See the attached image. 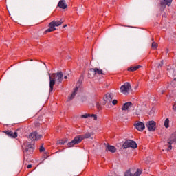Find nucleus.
Segmentation results:
<instances>
[{
	"label": "nucleus",
	"mask_w": 176,
	"mask_h": 176,
	"mask_svg": "<svg viewBox=\"0 0 176 176\" xmlns=\"http://www.w3.org/2000/svg\"><path fill=\"white\" fill-rule=\"evenodd\" d=\"M57 144L58 145H64L65 142H64V140H59Z\"/></svg>",
	"instance_id": "cd10ccee"
},
{
	"label": "nucleus",
	"mask_w": 176,
	"mask_h": 176,
	"mask_svg": "<svg viewBox=\"0 0 176 176\" xmlns=\"http://www.w3.org/2000/svg\"><path fill=\"white\" fill-rule=\"evenodd\" d=\"M63 23H64V21H63L62 20L53 21L51 23H50V24H52L53 27L56 28V27H60V25H61V24H63Z\"/></svg>",
	"instance_id": "dca6fc26"
},
{
	"label": "nucleus",
	"mask_w": 176,
	"mask_h": 176,
	"mask_svg": "<svg viewBox=\"0 0 176 176\" xmlns=\"http://www.w3.org/2000/svg\"><path fill=\"white\" fill-rule=\"evenodd\" d=\"M31 167H32V165L31 164L28 165V168H31Z\"/></svg>",
	"instance_id": "2f4dec72"
},
{
	"label": "nucleus",
	"mask_w": 176,
	"mask_h": 176,
	"mask_svg": "<svg viewBox=\"0 0 176 176\" xmlns=\"http://www.w3.org/2000/svg\"><path fill=\"white\" fill-rule=\"evenodd\" d=\"M162 65H163V61H162L161 63H160L157 67V68H160V67H162Z\"/></svg>",
	"instance_id": "c756f323"
},
{
	"label": "nucleus",
	"mask_w": 176,
	"mask_h": 176,
	"mask_svg": "<svg viewBox=\"0 0 176 176\" xmlns=\"http://www.w3.org/2000/svg\"><path fill=\"white\" fill-rule=\"evenodd\" d=\"M65 27H67V25H65L63 26V28H65Z\"/></svg>",
	"instance_id": "72a5a7b5"
},
{
	"label": "nucleus",
	"mask_w": 176,
	"mask_h": 176,
	"mask_svg": "<svg viewBox=\"0 0 176 176\" xmlns=\"http://www.w3.org/2000/svg\"><path fill=\"white\" fill-rule=\"evenodd\" d=\"M123 148L124 149H127V148H132V149H135L137 148V143L133 140H126L124 144H123Z\"/></svg>",
	"instance_id": "39448f33"
},
{
	"label": "nucleus",
	"mask_w": 176,
	"mask_h": 176,
	"mask_svg": "<svg viewBox=\"0 0 176 176\" xmlns=\"http://www.w3.org/2000/svg\"><path fill=\"white\" fill-rule=\"evenodd\" d=\"M152 47L153 49H157V43H156L155 42H153Z\"/></svg>",
	"instance_id": "a878e982"
},
{
	"label": "nucleus",
	"mask_w": 176,
	"mask_h": 176,
	"mask_svg": "<svg viewBox=\"0 0 176 176\" xmlns=\"http://www.w3.org/2000/svg\"><path fill=\"white\" fill-rule=\"evenodd\" d=\"M91 135H94L93 132H87L85 134L81 135V138H82V140H86V138H90Z\"/></svg>",
	"instance_id": "aec40b11"
},
{
	"label": "nucleus",
	"mask_w": 176,
	"mask_h": 176,
	"mask_svg": "<svg viewBox=\"0 0 176 176\" xmlns=\"http://www.w3.org/2000/svg\"><path fill=\"white\" fill-rule=\"evenodd\" d=\"M120 93L127 96V94L131 91V85H130V82H124V85L120 87Z\"/></svg>",
	"instance_id": "f03ea898"
},
{
	"label": "nucleus",
	"mask_w": 176,
	"mask_h": 176,
	"mask_svg": "<svg viewBox=\"0 0 176 176\" xmlns=\"http://www.w3.org/2000/svg\"><path fill=\"white\" fill-rule=\"evenodd\" d=\"M176 144V133H173L168 140V151L173 149V145Z\"/></svg>",
	"instance_id": "7ed1b4c3"
},
{
	"label": "nucleus",
	"mask_w": 176,
	"mask_h": 176,
	"mask_svg": "<svg viewBox=\"0 0 176 176\" xmlns=\"http://www.w3.org/2000/svg\"><path fill=\"white\" fill-rule=\"evenodd\" d=\"M83 141V139L81 135H78L74 138V140L67 144L69 148H72L74 145H78Z\"/></svg>",
	"instance_id": "20e7f679"
},
{
	"label": "nucleus",
	"mask_w": 176,
	"mask_h": 176,
	"mask_svg": "<svg viewBox=\"0 0 176 176\" xmlns=\"http://www.w3.org/2000/svg\"><path fill=\"white\" fill-rule=\"evenodd\" d=\"M97 74H98V75H102V69H100L98 68H92L89 69L90 75H93L94 76L95 75H97Z\"/></svg>",
	"instance_id": "1a4fd4ad"
},
{
	"label": "nucleus",
	"mask_w": 176,
	"mask_h": 176,
	"mask_svg": "<svg viewBox=\"0 0 176 176\" xmlns=\"http://www.w3.org/2000/svg\"><path fill=\"white\" fill-rule=\"evenodd\" d=\"M49 28L45 30V34H47V32H52V31H56L57 30L56 28H54L53 25L50 23Z\"/></svg>",
	"instance_id": "412c9836"
},
{
	"label": "nucleus",
	"mask_w": 176,
	"mask_h": 176,
	"mask_svg": "<svg viewBox=\"0 0 176 176\" xmlns=\"http://www.w3.org/2000/svg\"><path fill=\"white\" fill-rule=\"evenodd\" d=\"M81 118H82L83 119H87V118H90V114L85 113V114L81 116Z\"/></svg>",
	"instance_id": "393cba45"
},
{
	"label": "nucleus",
	"mask_w": 176,
	"mask_h": 176,
	"mask_svg": "<svg viewBox=\"0 0 176 176\" xmlns=\"http://www.w3.org/2000/svg\"><path fill=\"white\" fill-rule=\"evenodd\" d=\"M104 100L106 102H111L112 101V96H111V94H107Z\"/></svg>",
	"instance_id": "6ab92c4d"
},
{
	"label": "nucleus",
	"mask_w": 176,
	"mask_h": 176,
	"mask_svg": "<svg viewBox=\"0 0 176 176\" xmlns=\"http://www.w3.org/2000/svg\"><path fill=\"white\" fill-rule=\"evenodd\" d=\"M169 123H170V120H168V118H166L164 122V126H165L166 129H168Z\"/></svg>",
	"instance_id": "b1692460"
},
{
	"label": "nucleus",
	"mask_w": 176,
	"mask_h": 176,
	"mask_svg": "<svg viewBox=\"0 0 176 176\" xmlns=\"http://www.w3.org/2000/svg\"><path fill=\"white\" fill-rule=\"evenodd\" d=\"M58 6L59 8H61V9H67V3H65V1L61 0L59 1Z\"/></svg>",
	"instance_id": "a211bd4d"
},
{
	"label": "nucleus",
	"mask_w": 176,
	"mask_h": 176,
	"mask_svg": "<svg viewBox=\"0 0 176 176\" xmlns=\"http://www.w3.org/2000/svg\"><path fill=\"white\" fill-rule=\"evenodd\" d=\"M161 93H162V94H163V91H162V92H161Z\"/></svg>",
	"instance_id": "f704fd0d"
},
{
	"label": "nucleus",
	"mask_w": 176,
	"mask_h": 176,
	"mask_svg": "<svg viewBox=\"0 0 176 176\" xmlns=\"http://www.w3.org/2000/svg\"><path fill=\"white\" fill-rule=\"evenodd\" d=\"M167 74L168 76H171L172 78H175L176 76V65H173L172 66H168L167 67Z\"/></svg>",
	"instance_id": "423d86ee"
},
{
	"label": "nucleus",
	"mask_w": 176,
	"mask_h": 176,
	"mask_svg": "<svg viewBox=\"0 0 176 176\" xmlns=\"http://www.w3.org/2000/svg\"><path fill=\"white\" fill-rule=\"evenodd\" d=\"M90 118H92L94 120H97V115L90 114Z\"/></svg>",
	"instance_id": "bb28decb"
},
{
	"label": "nucleus",
	"mask_w": 176,
	"mask_h": 176,
	"mask_svg": "<svg viewBox=\"0 0 176 176\" xmlns=\"http://www.w3.org/2000/svg\"><path fill=\"white\" fill-rule=\"evenodd\" d=\"M106 149L112 153H115V152H116V148L113 146H107Z\"/></svg>",
	"instance_id": "4be33fe9"
},
{
	"label": "nucleus",
	"mask_w": 176,
	"mask_h": 176,
	"mask_svg": "<svg viewBox=\"0 0 176 176\" xmlns=\"http://www.w3.org/2000/svg\"><path fill=\"white\" fill-rule=\"evenodd\" d=\"M50 76V91H53L54 86L60 85L63 82V72H58V73H54L52 75L48 74Z\"/></svg>",
	"instance_id": "f257e3e1"
},
{
	"label": "nucleus",
	"mask_w": 176,
	"mask_h": 176,
	"mask_svg": "<svg viewBox=\"0 0 176 176\" xmlns=\"http://www.w3.org/2000/svg\"><path fill=\"white\" fill-rule=\"evenodd\" d=\"M172 2H173V0H164V1H162L160 10L162 11L164 10V9H166V6H170Z\"/></svg>",
	"instance_id": "9b49d317"
},
{
	"label": "nucleus",
	"mask_w": 176,
	"mask_h": 176,
	"mask_svg": "<svg viewBox=\"0 0 176 176\" xmlns=\"http://www.w3.org/2000/svg\"><path fill=\"white\" fill-rule=\"evenodd\" d=\"M146 127L148 131H155L156 130V122L155 121H148L146 123Z\"/></svg>",
	"instance_id": "6e6552de"
},
{
	"label": "nucleus",
	"mask_w": 176,
	"mask_h": 176,
	"mask_svg": "<svg viewBox=\"0 0 176 176\" xmlns=\"http://www.w3.org/2000/svg\"><path fill=\"white\" fill-rule=\"evenodd\" d=\"M43 138V136L42 135H39L37 132H33L29 135V138L32 141H39V140H41Z\"/></svg>",
	"instance_id": "0eeeda50"
},
{
	"label": "nucleus",
	"mask_w": 176,
	"mask_h": 176,
	"mask_svg": "<svg viewBox=\"0 0 176 176\" xmlns=\"http://www.w3.org/2000/svg\"><path fill=\"white\" fill-rule=\"evenodd\" d=\"M5 133L10 138H17V132H12V131H7Z\"/></svg>",
	"instance_id": "2eb2a0df"
},
{
	"label": "nucleus",
	"mask_w": 176,
	"mask_h": 176,
	"mask_svg": "<svg viewBox=\"0 0 176 176\" xmlns=\"http://www.w3.org/2000/svg\"><path fill=\"white\" fill-rule=\"evenodd\" d=\"M64 79H68V77L67 76H65Z\"/></svg>",
	"instance_id": "473e14b6"
},
{
	"label": "nucleus",
	"mask_w": 176,
	"mask_h": 176,
	"mask_svg": "<svg viewBox=\"0 0 176 176\" xmlns=\"http://www.w3.org/2000/svg\"><path fill=\"white\" fill-rule=\"evenodd\" d=\"M43 151H45V147L41 146V147L40 148V152H43Z\"/></svg>",
	"instance_id": "7c9ffc66"
},
{
	"label": "nucleus",
	"mask_w": 176,
	"mask_h": 176,
	"mask_svg": "<svg viewBox=\"0 0 176 176\" xmlns=\"http://www.w3.org/2000/svg\"><path fill=\"white\" fill-rule=\"evenodd\" d=\"M112 104H113V105H116V104H118V100H113L112 101Z\"/></svg>",
	"instance_id": "c85d7f7f"
},
{
	"label": "nucleus",
	"mask_w": 176,
	"mask_h": 176,
	"mask_svg": "<svg viewBox=\"0 0 176 176\" xmlns=\"http://www.w3.org/2000/svg\"><path fill=\"white\" fill-rule=\"evenodd\" d=\"M135 127L138 131H142L145 130V124L142 122H136L135 123Z\"/></svg>",
	"instance_id": "f8f14e48"
},
{
	"label": "nucleus",
	"mask_w": 176,
	"mask_h": 176,
	"mask_svg": "<svg viewBox=\"0 0 176 176\" xmlns=\"http://www.w3.org/2000/svg\"><path fill=\"white\" fill-rule=\"evenodd\" d=\"M25 148V151H32V149H34V145L31 144V143L28 142H26L25 144H24V146H23Z\"/></svg>",
	"instance_id": "4468645a"
},
{
	"label": "nucleus",
	"mask_w": 176,
	"mask_h": 176,
	"mask_svg": "<svg viewBox=\"0 0 176 176\" xmlns=\"http://www.w3.org/2000/svg\"><path fill=\"white\" fill-rule=\"evenodd\" d=\"M142 173V170L141 169H137L136 172L133 174L131 173V171L127 170L125 172L124 176H140Z\"/></svg>",
	"instance_id": "9d476101"
},
{
	"label": "nucleus",
	"mask_w": 176,
	"mask_h": 176,
	"mask_svg": "<svg viewBox=\"0 0 176 176\" xmlns=\"http://www.w3.org/2000/svg\"><path fill=\"white\" fill-rule=\"evenodd\" d=\"M138 68H141V65L132 66L128 69V71H137Z\"/></svg>",
	"instance_id": "5701e85b"
},
{
	"label": "nucleus",
	"mask_w": 176,
	"mask_h": 176,
	"mask_svg": "<svg viewBox=\"0 0 176 176\" xmlns=\"http://www.w3.org/2000/svg\"><path fill=\"white\" fill-rule=\"evenodd\" d=\"M131 108H133V103H131V102H128L122 105V111H129Z\"/></svg>",
	"instance_id": "ddd939ff"
},
{
	"label": "nucleus",
	"mask_w": 176,
	"mask_h": 176,
	"mask_svg": "<svg viewBox=\"0 0 176 176\" xmlns=\"http://www.w3.org/2000/svg\"><path fill=\"white\" fill-rule=\"evenodd\" d=\"M78 90H79V88L77 87L74 89V91L71 94V96L68 97L67 101H71V100H74L75 96H76V93H78Z\"/></svg>",
	"instance_id": "f3484780"
}]
</instances>
